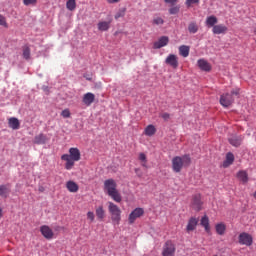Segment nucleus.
<instances>
[{
  "label": "nucleus",
  "instance_id": "1",
  "mask_svg": "<svg viewBox=\"0 0 256 256\" xmlns=\"http://www.w3.org/2000/svg\"><path fill=\"white\" fill-rule=\"evenodd\" d=\"M61 160L65 161V169L71 171L75 167L77 161H81V151L79 148L72 147L69 149V154H63Z\"/></svg>",
  "mask_w": 256,
  "mask_h": 256
},
{
  "label": "nucleus",
  "instance_id": "2",
  "mask_svg": "<svg viewBox=\"0 0 256 256\" xmlns=\"http://www.w3.org/2000/svg\"><path fill=\"white\" fill-rule=\"evenodd\" d=\"M104 191L116 203H121V201H123L121 193L117 190V182L113 180V178L104 181Z\"/></svg>",
  "mask_w": 256,
  "mask_h": 256
},
{
  "label": "nucleus",
  "instance_id": "3",
  "mask_svg": "<svg viewBox=\"0 0 256 256\" xmlns=\"http://www.w3.org/2000/svg\"><path fill=\"white\" fill-rule=\"evenodd\" d=\"M191 165V157L189 155L175 156L172 159V169L174 173H181V171Z\"/></svg>",
  "mask_w": 256,
  "mask_h": 256
},
{
  "label": "nucleus",
  "instance_id": "4",
  "mask_svg": "<svg viewBox=\"0 0 256 256\" xmlns=\"http://www.w3.org/2000/svg\"><path fill=\"white\" fill-rule=\"evenodd\" d=\"M108 211L113 225H119L121 223V208L113 202H108Z\"/></svg>",
  "mask_w": 256,
  "mask_h": 256
},
{
  "label": "nucleus",
  "instance_id": "5",
  "mask_svg": "<svg viewBox=\"0 0 256 256\" xmlns=\"http://www.w3.org/2000/svg\"><path fill=\"white\" fill-rule=\"evenodd\" d=\"M233 95H239V89L232 90L231 93L222 94L220 96V105L222 107H231L235 101Z\"/></svg>",
  "mask_w": 256,
  "mask_h": 256
},
{
  "label": "nucleus",
  "instance_id": "6",
  "mask_svg": "<svg viewBox=\"0 0 256 256\" xmlns=\"http://www.w3.org/2000/svg\"><path fill=\"white\" fill-rule=\"evenodd\" d=\"M143 215H145V210H143V208L134 209L129 214V217H128L129 225H133V223H135V221H137V219H139V217H143Z\"/></svg>",
  "mask_w": 256,
  "mask_h": 256
},
{
  "label": "nucleus",
  "instance_id": "7",
  "mask_svg": "<svg viewBox=\"0 0 256 256\" xmlns=\"http://www.w3.org/2000/svg\"><path fill=\"white\" fill-rule=\"evenodd\" d=\"M238 241L240 245H246V247H251L253 245V236L247 232H243L239 235Z\"/></svg>",
  "mask_w": 256,
  "mask_h": 256
},
{
  "label": "nucleus",
  "instance_id": "8",
  "mask_svg": "<svg viewBox=\"0 0 256 256\" xmlns=\"http://www.w3.org/2000/svg\"><path fill=\"white\" fill-rule=\"evenodd\" d=\"M165 63L172 67V69H177L179 67V58L175 54H169L165 59Z\"/></svg>",
  "mask_w": 256,
  "mask_h": 256
},
{
  "label": "nucleus",
  "instance_id": "9",
  "mask_svg": "<svg viewBox=\"0 0 256 256\" xmlns=\"http://www.w3.org/2000/svg\"><path fill=\"white\" fill-rule=\"evenodd\" d=\"M163 256H174L175 255V244L171 241H167L163 247Z\"/></svg>",
  "mask_w": 256,
  "mask_h": 256
},
{
  "label": "nucleus",
  "instance_id": "10",
  "mask_svg": "<svg viewBox=\"0 0 256 256\" xmlns=\"http://www.w3.org/2000/svg\"><path fill=\"white\" fill-rule=\"evenodd\" d=\"M40 233L43 235L44 239L51 240L53 239V237H55L53 229H51V227H49L48 225L41 226Z\"/></svg>",
  "mask_w": 256,
  "mask_h": 256
},
{
  "label": "nucleus",
  "instance_id": "11",
  "mask_svg": "<svg viewBox=\"0 0 256 256\" xmlns=\"http://www.w3.org/2000/svg\"><path fill=\"white\" fill-rule=\"evenodd\" d=\"M169 45V37L162 36L158 41L154 42V49H161L162 47H167Z\"/></svg>",
  "mask_w": 256,
  "mask_h": 256
},
{
  "label": "nucleus",
  "instance_id": "12",
  "mask_svg": "<svg viewBox=\"0 0 256 256\" xmlns=\"http://www.w3.org/2000/svg\"><path fill=\"white\" fill-rule=\"evenodd\" d=\"M227 31H228V28L224 24H218L212 28V33L214 35H225Z\"/></svg>",
  "mask_w": 256,
  "mask_h": 256
},
{
  "label": "nucleus",
  "instance_id": "13",
  "mask_svg": "<svg viewBox=\"0 0 256 256\" xmlns=\"http://www.w3.org/2000/svg\"><path fill=\"white\" fill-rule=\"evenodd\" d=\"M82 101L86 107H90V105L95 102V94L91 92L84 94Z\"/></svg>",
  "mask_w": 256,
  "mask_h": 256
},
{
  "label": "nucleus",
  "instance_id": "14",
  "mask_svg": "<svg viewBox=\"0 0 256 256\" xmlns=\"http://www.w3.org/2000/svg\"><path fill=\"white\" fill-rule=\"evenodd\" d=\"M197 223H199V220L197 218L195 217L190 218L186 226L187 233H191V231H195V229H197Z\"/></svg>",
  "mask_w": 256,
  "mask_h": 256
},
{
  "label": "nucleus",
  "instance_id": "15",
  "mask_svg": "<svg viewBox=\"0 0 256 256\" xmlns=\"http://www.w3.org/2000/svg\"><path fill=\"white\" fill-rule=\"evenodd\" d=\"M235 161V155H233V153L228 152L226 154V159L222 164V167H224V169H227V167H231V165H233Z\"/></svg>",
  "mask_w": 256,
  "mask_h": 256
},
{
  "label": "nucleus",
  "instance_id": "16",
  "mask_svg": "<svg viewBox=\"0 0 256 256\" xmlns=\"http://www.w3.org/2000/svg\"><path fill=\"white\" fill-rule=\"evenodd\" d=\"M228 141L233 147H241V144L243 143V136H232Z\"/></svg>",
  "mask_w": 256,
  "mask_h": 256
},
{
  "label": "nucleus",
  "instance_id": "17",
  "mask_svg": "<svg viewBox=\"0 0 256 256\" xmlns=\"http://www.w3.org/2000/svg\"><path fill=\"white\" fill-rule=\"evenodd\" d=\"M8 127H10V129H13L14 131H17V129L21 127V122H19V119L11 117L10 119H8Z\"/></svg>",
  "mask_w": 256,
  "mask_h": 256
},
{
  "label": "nucleus",
  "instance_id": "18",
  "mask_svg": "<svg viewBox=\"0 0 256 256\" xmlns=\"http://www.w3.org/2000/svg\"><path fill=\"white\" fill-rule=\"evenodd\" d=\"M95 213H96V217H97L98 221H103L105 219L106 212H105V208L103 207V205L96 207Z\"/></svg>",
  "mask_w": 256,
  "mask_h": 256
},
{
  "label": "nucleus",
  "instance_id": "19",
  "mask_svg": "<svg viewBox=\"0 0 256 256\" xmlns=\"http://www.w3.org/2000/svg\"><path fill=\"white\" fill-rule=\"evenodd\" d=\"M198 67L201 69V71H211V64H209V62H207L205 59L198 60Z\"/></svg>",
  "mask_w": 256,
  "mask_h": 256
},
{
  "label": "nucleus",
  "instance_id": "20",
  "mask_svg": "<svg viewBox=\"0 0 256 256\" xmlns=\"http://www.w3.org/2000/svg\"><path fill=\"white\" fill-rule=\"evenodd\" d=\"M202 205H203V203L201 202V196L200 195L194 196L193 201H192L193 209H195V211H201Z\"/></svg>",
  "mask_w": 256,
  "mask_h": 256
},
{
  "label": "nucleus",
  "instance_id": "21",
  "mask_svg": "<svg viewBox=\"0 0 256 256\" xmlns=\"http://www.w3.org/2000/svg\"><path fill=\"white\" fill-rule=\"evenodd\" d=\"M216 23H219V19H217L215 15H211L206 18V21H205L206 27H209V28L212 27L213 29V27L216 26L215 25Z\"/></svg>",
  "mask_w": 256,
  "mask_h": 256
},
{
  "label": "nucleus",
  "instance_id": "22",
  "mask_svg": "<svg viewBox=\"0 0 256 256\" xmlns=\"http://www.w3.org/2000/svg\"><path fill=\"white\" fill-rule=\"evenodd\" d=\"M34 143L36 145H45L47 143V136L43 133L36 135L34 137Z\"/></svg>",
  "mask_w": 256,
  "mask_h": 256
},
{
  "label": "nucleus",
  "instance_id": "23",
  "mask_svg": "<svg viewBox=\"0 0 256 256\" xmlns=\"http://www.w3.org/2000/svg\"><path fill=\"white\" fill-rule=\"evenodd\" d=\"M66 189H68L70 193H77V191H79V185L73 181H68L66 183Z\"/></svg>",
  "mask_w": 256,
  "mask_h": 256
},
{
  "label": "nucleus",
  "instance_id": "24",
  "mask_svg": "<svg viewBox=\"0 0 256 256\" xmlns=\"http://www.w3.org/2000/svg\"><path fill=\"white\" fill-rule=\"evenodd\" d=\"M144 133L147 135V137H153V135L157 133V128H155L153 124H150L145 128Z\"/></svg>",
  "mask_w": 256,
  "mask_h": 256
},
{
  "label": "nucleus",
  "instance_id": "25",
  "mask_svg": "<svg viewBox=\"0 0 256 256\" xmlns=\"http://www.w3.org/2000/svg\"><path fill=\"white\" fill-rule=\"evenodd\" d=\"M215 229L218 235H225V231H227V226L225 225V223L220 222L216 224Z\"/></svg>",
  "mask_w": 256,
  "mask_h": 256
},
{
  "label": "nucleus",
  "instance_id": "26",
  "mask_svg": "<svg viewBox=\"0 0 256 256\" xmlns=\"http://www.w3.org/2000/svg\"><path fill=\"white\" fill-rule=\"evenodd\" d=\"M190 49L191 48L187 45H181L179 47V55H181V57H189Z\"/></svg>",
  "mask_w": 256,
  "mask_h": 256
},
{
  "label": "nucleus",
  "instance_id": "27",
  "mask_svg": "<svg viewBox=\"0 0 256 256\" xmlns=\"http://www.w3.org/2000/svg\"><path fill=\"white\" fill-rule=\"evenodd\" d=\"M237 177L242 183H247L249 181V175L247 174V171L242 170L237 173Z\"/></svg>",
  "mask_w": 256,
  "mask_h": 256
},
{
  "label": "nucleus",
  "instance_id": "28",
  "mask_svg": "<svg viewBox=\"0 0 256 256\" xmlns=\"http://www.w3.org/2000/svg\"><path fill=\"white\" fill-rule=\"evenodd\" d=\"M200 225L204 227L206 233H209V231H211V227L209 226V217L207 216L202 217Z\"/></svg>",
  "mask_w": 256,
  "mask_h": 256
},
{
  "label": "nucleus",
  "instance_id": "29",
  "mask_svg": "<svg viewBox=\"0 0 256 256\" xmlns=\"http://www.w3.org/2000/svg\"><path fill=\"white\" fill-rule=\"evenodd\" d=\"M188 31L192 35H195V33L199 31V25L197 24V22H190L188 24Z\"/></svg>",
  "mask_w": 256,
  "mask_h": 256
},
{
  "label": "nucleus",
  "instance_id": "30",
  "mask_svg": "<svg viewBox=\"0 0 256 256\" xmlns=\"http://www.w3.org/2000/svg\"><path fill=\"white\" fill-rule=\"evenodd\" d=\"M9 186L7 185H1L0 186V197H4V199H7V197H9Z\"/></svg>",
  "mask_w": 256,
  "mask_h": 256
},
{
  "label": "nucleus",
  "instance_id": "31",
  "mask_svg": "<svg viewBox=\"0 0 256 256\" xmlns=\"http://www.w3.org/2000/svg\"><path fill=\"white\" fill-rule=\"evenodd\" d=\"M66 9H68V11H75V9H77V0H68L66 2Z\"/></svg>",
  "mask_w": 256,
  "mask_h": 256
},
{
  "label": "nucleus",
  "instance_id": "32",
  "mask_svg": "<svg viewBox=\"0 0 256 256\" xmlns=\"http://www.w3.org/2000/svg\"><path fill=\"white\" fill-rule=\"evenodd\" d=\"M109 27H111V22L103 21L98 23L99 31H109Z\"/></svg>",
  "mask_w": 256,
  "mask_h": 256
},
{
  "label": "nucleus",
  "instance_id": "33",
  "mask_svg": "<svg viewBox=\"0 0 256 256\" xmlns=\"http://www.w3.org/2000/svg\"><path fill=\"white\" fill-rule=\"evenodd\" d=\"M23 58L26 59V61H29L31 59V48L28 46L23 47Z\"/></svg>",
  "mask_w": 256,
  "mask_h": 256
},
{
  "label": "nucleus",
  "instance_id": "34",
  "mask_svg": "<svg viewBox=\"0 0 256 256\" xmlns=\"http://www.w3.org/2000/svg\"><path fill=\"white\" fill-rule=\"evenodd\" d=\"M164 24H165V20L161 16H155L152 19V25L160 26Z\"/></svg>",
  "mask_w": 256,
  "mask_h": 256
},
{
  "label": "nucleus",
  "instance_id": "35",
  "mask_svg": "<svg viewBox=\"0 0 256 256\" xmlns=\"http://www.w3.org/2000/svg\"><path fill=\"white\" fill-rule=\"evenodd\" d=\"M139 161L142 162V167H147V155L145 153L139 154Z\"/></svg>",
  "mask_w": 256,
  "mask_h": 256
},
{
  "label": "nucleus",
  "instance_id": "36",
  "mask_svg": "<svg viewBox=\"0 0 256 256\" xmlns=\"http://www.w3.org/2000/svg\"><path fill=\"white\" fill-rule=\"evenodd\" d=\"M180 10H181V7L174 6L169 9V13L170 15H177V13H179Z\"/></svg>",
  "mask_w": 256,
  "mask_h": 256
},
{
  "label": "nucleus",
  "instance_id": "37",
  "mask_svg": "<svg viewBox=\"0 0 256 256\" xmlns=\"http://www.w3.org/2000/svg\"><path fill=\"white\" fill-rule=\"evenodd\" d=\"M61 116H62L64 119H69V117H71V111H69V109H64V110L61 112Z\"/></svg>",
  "mask_w": 256,
  "mask_h": 256
},
{
  "label": "nucleus",
  "instance_id": "38",
  "mask_svg": "<svg viewBox=\"0 0 256 256\" xmlns=\"http://www.w3.org/2000/svg\"><path fill=\"white\" fill-rule=\"evenodd\" d=\"M199 0H186L185 5L191 7V5H198Z\"/></svg>",
  "mask_w": 256,
  "mask_h": 256
},
{
  "label": "nucleus",
  "instance_id": "39",
  "mask_svg": "<svg viewBox=\"0 0 256 256\" xmlns=\"http://www.w3.org/2000/svg\"><path fill=\"white\" fill-rule=\"evenodd\" d=\"M87 219H88L91 223H93V221H95V213H93V212H91V211L87 212Z\"/></svg>",
  "mask_w": 256,
  "mask_h": 256
},
{
  "label": "nucleus",
  "instance_id": "40",
  "mask_svg": "<svg viewBox=\"0 0 256 256\" xmlns=\"http://www.w3.org/2000/svg\"><path fill=\"white\" fill-rule=\"evenodd\" d=\"M0 26L2 27H8L7 25V19L3 15H0Z\"/></svg>",
  "mask_w": 256,
  "mask_h": 256
},
{
  "label": "nucleus",
  "instance_id": "41",
  "mask_svg": "<svg viewBox=\"0 0 256 256\" xmlns=\"http://www.w3.org/2000/svg\"><path fill=\"white\" fill-rule=\"evenodd\" d=\"M24 5L29 6V5H36L37 0H23Z\"/></svg>",
  "mask_w": 256,
  "mask_h": 256
},
{
  "label": "nucleus",
  "instance_id": "42",
  "mask_svg": "<svg viewBox=\"0 0 256 256\" xmlns=\"http://www.w3.org/2000/svg\"><path fill=\"white\" fill-rule=\"evenodd\" d=\"M162 119H164V121H169L171 115H169V113L165 112L161 114Z\"/></svg>",
  "mask_w": 256,
  "mask_h": 256
},
{
  "label": "nucleus",
  "instance_id": "43",
  "mask_svg": "<svg viewBox=\"0 0 256 256\" xmlns=\"http://www.w3.org/2000/svg\"><path fill=\"white\" fill-rule=\"evenodd\" d=\"M121 17H125V10H122L115 15V19H119Z\"/></svg>",
  "mask_w": 256,
  "mask_h": 256
},
{
  "label": "nucleus",
  "instance_id": "44",
  "mask_svg": "<svg viewBox=\"0 0 256 256\" xmlns=\"http://www.w3.org/2000/svg\"><path fill=\"white\" fill-rule=\"evenodd\" d=\"M165 3H168L169 5H175L177 3V0H164Z\"/></svg>",
  "mask_w": 256,
  "mask_h": 256
},
{
  "label": "nucleus",
  "instance_id": "45",
  "mask_svg": "<svg viewBox=\"0 0 256 256\" xmlns=\"http://www.w3.org/2000/svg\"><path fill=\"white\" fill-rule=\"evenodd\" d=\"M121 0H107V3L113 4V3H119Z\"/></svg>",
  "mask_w": 256,
  "mask_h": 256
},
{
  "label": "nucleus",
  "instance_id": "46",
  "mask_svg": "<svg viewBox=\"0 0 256 256\" xmlns=\"http://www.w3.org/2000/svg\"><path fill=\"white\" fill-rule=\"evenodd\" d=\"M2 218H3V209L0 208V219H2Z\"/></svg>",
  "mask_w": 256,
  "mask_h": 256
},
{
  "label": "nucleus",
  "instance_id": "47",
  "mask_svg": "<svg viewBox=\"0 0 256 256\" xmlns=\"http://www.w3.org/2000/svg\"><path fill=\"white\" fill-rule=\"evenodd\" d=\"M86 79H87V81H91V78H89V76H88V77H86Z\"/></svg>",
  "mask_w": 256,
  "mask_h": 256
},
{
  "label": "nucleus",
  "instance_id": "48",
  "mask_svg": "<svg viewBox=\"0 0 256 256\" xmlns=\"http://www.w3.org/2000/svg\"><path fill=\"white\" fill-rule=\"evenodd\" d=\"M254 34L256 35V27L254 28Z\"/></svg>",
  "mask_w": 256,
  "mask_h": 256
},
{
  "label": "nucleus",
  "instance_id": "49",
  "mask_svg": "<svg viewBox=\"0 0 256 256\" xmlns=\"http://www.w3.org/2000/svg\"><path fill=\"white\" fill-rule=\"evenodd\" d=\"M254 197H256V192L254 193Z\"/></svg>",
  "mask_w": 256,
  "mask_h": 256
}]
</instances>
